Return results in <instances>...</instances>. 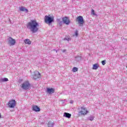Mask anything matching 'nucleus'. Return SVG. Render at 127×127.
Here are the masks:
<instances>
[{
  "instance_id": "10",
  "label": "nucleus",
  "mask_w": 127,
  "mask_h": 127,
  "mask_svg": "<svg viewBox=\"0 0 127 127\" xmlns=\"http://www.w3.org/2000/svg\"><path fill=\"white\" fill-rule=\"evenodd\" d=\"M32 110L34 112H40V108L36 105H34L32 107Z\"/></svg>"
},
{
  "instance_id": "12",
  "label": "nucleus",
  "mask_w": 127,
  "mask_h": 127,
  "mask_svg": "<svg viewBox=\"0 0 127 127\" xmlns=\"http://www.w3.org/2000/svg\"><path fill=\"white\" fill-rule=\"evenodd\" d=\"M19 9L20 11H25V12H28V10L24 7H20Z\"/></svg>"
},
{
  "instance_id": "6",
  "label": "nucleus",
  "mask_w": 127,
  "mask_h": 127,
  "mask_svg": "<svg viewBox=\"0 0 127 127\" xmlns=\"http://www.w3.org/2000/svg\"><path fill=\"white\" fill-rule=\"evenodd\" d=\"M8 106L9 108H13L15 106V100H10L8 102Z\"/></svg>"
},
{
  "instance_id": "19",
  "label": "nucleus",
  "mask_w": 127,
  "mask_h": 127,
  "mask_svg": "<svg viewBox=\"0 0 127 127\" xmlns=\"http://www.w3.org/2000/svg\"><path fill=\"white\" fill-rule=\"evenodd\" d=\"M94 119H95V117L93 116H90L87 118V120H88V121H94Z\"/></svg>"
},
{
  "instance_id": "24",
  "label": "nucleus",
  "mask_w": 127,
  "mask_h": 127,
  "mask_svg": "<svg viewBox=\"0 0 127 127\" xmlns=\"http://www.w3.org/2000/svg\"><path fill=\"white\" fill-rule=\"evenodd\" d=\"M101 63H102V65H106V61H102V62H101Z\"/></svg>"
},
{
  "instance_id": "25",
  "label": "nucleus",
  "mask_w": 127,
  "mask_h": 127,
  "mask_svg": "<svg viewBox=\"0 0 127 127\" xmlns=\"http://www.w3.org/2000/svg\"><path fill=\"white\" fill-rule=\"evenodd\" d=\"M63 52L64 53H65V52H66V50H64L63 51Z\"/></svg>"
},
{
  "instance_id": "22",
  "label": "nucleus",
  "mask_w": 127,
  "mask_h": 127,
  "mask_svg": "<svg viewBox=\"0 0 127 127\" xmlns=\"http://www.w3.org/2000/svg\"><path fill=\"white\" fill-rule=\"evenodd\" d=\"M91 14H93V15H97V14L95 13V10H94V9H92Z\"/></svg>"
},
{
  "instance_id": "8",
  "label": "nucleus",
  "mask_w": 127,
  "mask_h": 127,
  "mask_svg": "<svg viewBox=\"0 0 127 127\" xmlns=\"http://www.w3.org/2000/svg\"><path fill=\"white\" fill-rule=\"evenodd\" d=\"M77 21H78L79 24H84V19H83V16H79L77 17L76 19Z\"/></svg>"
},
{
  "instance_id": "16",
  "label": "nucleus",
  "mask_w": 127,
  "mask_h": 127,
  "mask_svg": "<svg viewBox=\"0 0 127 127\" xmlns=\"http://www.w3.org/2000/svg\"><path fill=\"white\" fill-rule=\"evenodd\" d=\"M24 43H25V44H28L29 45H30V44H31V41H30V40L28 39H25L24 40Z\"/></svg>"
},
{
  "instance_id": "26",
  "label": "nucleus",
  "mask_w": 127,
  "mask_h": 127,
  "mask_svg": "<svg viewBox=\"0 0 127 127\" xmlns=\"http://www.w3.org/2000/svg\"><path fill=\"white\" fill-rule=\"evenodd\" d=\"M60 24L61 25L62 24V21L60 22Z\"/></svg>"
},
{
  "instance_id": "5",
  "label": "nucleus",
  "mask_w": 127,
  "mask_h": 127,
  "mask_svg": "<svg viewBox=\"0 0 127 127\" xmlns=\"http://www.w3.org/2000/svg\"><path fill=\"white\" fill-rule=\"evenodd\" d=\"M34 74L33 76V79H34V80H37V79H39V78H40V77L41 76L40 73H39L38 71H34Z\"/></svg>"
},
{
  "instance_id": "14",
  "label": "nucleus",
  "mask_w": 127,
  "mask_h": 127,
  "mask_svg": "<svg viewBox=\"0 0 127 127\" xmlns=\"http://www.w3.org/2000/svg\"><path fill=\"white\" fill-rule=\"evenodd\" d=\"M64 117H65V118H67V119H70V118H71V114L64 113Z\"/></svg>"
},
{
  "instance_id": "4",
  "label": "nucleus",
  "mask_w": 127,
  "mask_h": 127,
  "mask_svg": "<svg viewBox=\"0 0 127 127\" xmlns=\"http://www.w3.org/2000/svg\"><path fill=\"white\" fill-rule=\"evenodd\" d=\"M81 111L78 112L79 115H81V116H85V115H87L89 112L87 110V109L84 107H81Z\"/></svg>"
},
{
  "instance_id": "7",
  "label": "nucleus",
  "mask_w": 127,
  "mask_h": 127,
  "mask_svg": "<svg viewBox=\"0 0 127 127\" xmlns=\"http://www.w3.org/2000/svg\"><path fill=\"white\" fill-rule=\"evenodd\" d=\"M62 19H63V22L64 24H66V25H69L70 23V19H69L67 17H63Z\"/></svg>"
},
{
  "instance_id": "2",
  "label": "nucleus",
  "mask_w": 127,
  "mask_h": 127,
  "mask_svg": "<svg viewBox=\"0 0 127 127\" xmlns=\"http://www.w3.org/2000/svg\"><path fill=\"white\" fill-rule=\"evenodd\" d=\"M54 21V18L47 15L45 16V22L46 23H49L50 24L51 23H52Z\"/></svg>"
},
{
  "instance_id": "20",
  "label": "nucleus",
  "mask_w": 127,
  "mask_h": 127,
  "mask_svg": "<svg viewBox=\"0 0 127 127\" xmlns=\"http://www.w3.org/2000/svg\"><path fill=\"white\" fill-rule=\"evenodd\" d=\"M77 71H78V68H77L76 67H74L72 69V71L73 72H77Z\"/></svg>"
},
{
  "instance_id": "17",
  "label": "nucleus",
  "mask_w": 127,
  "mask_h": 127,
  "mask_svg": "<svg viewBox=\"0 0 127 127\" xmlns=\"http://www.w3.org/2000/svg\"><path fill=\"white\" fill-rule=\"evenodd\" d=\"M75 58V61H77V62L81 61V60H82V57H81V56L76 57Z\"/></svg>"
},
{
  "instance_id": "29",
  "label": "nucleus",
  "mask_w": 127,
  "mask_h": 127,
  "mask_svg": "<svg viewBox=\"0 0 127 127\" xmlns=\"http://www.w3.org/2000/svg\"><path fill=\"white\" fill-rule=\"evenodd\" d=\"M55 51H56V53H57L58 51L57 50H54Z\"/></svg>"
},
{
  "instance_id": "13",
  "label": "nucleus",
  "mask_w": 127,
  "mask_h": 127,
  "mask_svg": "<svg viewBox=\"0 0 127 127\" xmlns=\"http://www.w3.org/2000/svg\"><path fill=\"white\" fill-rule=\"evenodd\" d=\"M99 67H100V65H99L98 64H96L93 65V67L92 69L93 70H97V69H98V68H99Z\"/></svg>"
},
{
  "instance_id": "18",
  "label": "nucleus",
  "mask_w": 127,
  "mask_h": 127,
  "mask_svg": "<svg viewBox=\"0 0 127 127\" xmlns=\"http://www.w3.org/2000/svg\"><path fill=\"white\" fill-rule=\"evenodd\" d=\"M8 81V79L7 78L0 79V83H2L3 82H7Z\"/></svg>"
},
{
  "instance_id": "28",
  "label": "nucleus",
  "mask_w": 127,
  "mask_h": 127,
  "mask_svg": "<svg viewBox=\"0 0 127 127\" xmlns=\"http://www.w3.org/2000/svg\"><path fill=\"white\" fill-rule=\"evenodd\" d=\"M58 21L59 22L60 21V19H58Z\"/></svg>"
},
{
  "instance_id": "1",
  "label": "nucleus",
  "mask_w": 127,
  "mask_h": 127,
  "mask_svg": "<svg viewBox=\"0 0 127 127\" xmlns=\"http://www.w3.org/2000/svg\"><path fill=\"white\" fill-rule=\"evenodd\" d=\"M26 26L32 33H36L39 30V24L35 20H31L27 24Z\"/></svg>"
},
{
  "instance_id": "21",
  "label": "nucleus",
  "mask_w": 127,
  "mask_h": 127,
  "mask_svg": "<svg viewBox=\"0 0 127 127\" xmlns=\"http://www.w3.org/2000/svg\"><path fill=\"white\" fill-rule=\"evenodd\" d=\"M74 33H75V35H73V36H76V37H77L78 36V31L77 30L75 31Z\"/></svg>"
},
{
  "instance_id": "11",
  "label": "nucleus",
  "mask_w": 127,
  "mask_h": 127,
  "mask_svg": "<svg viewBox=\"0 0 127 127\" xmlns=\"http://www.w3.org/2000/svg\"><path fill=\"white\" fill-rule=\"evenodd\" d=\"M54 88H48L47 89V92L48 94H53V93H54Z\"/></svg>"
},
{
  "instance_id": "27",
  "label": "nucleus",
  "mask_w": 127,
  "mask_h": 127,
  "mask_svg": "<svg viewBox=\"0 0 127 127\" xmlns=\"http://www.w3.org/2000/svg\"><path fill=\"white\" fill-rule=\"evenodd\" d=\"M70 104H73V101H70Z\"/></svg>"
},
{
  "instance_id": "23",
  "label": "nucleus",
  "mask_w": 127,
  "mask_h": 127,
  "mask_svg": "<svg viewBox=\"0 0 127 127\" xmlns=\"http://www.w3.org/2000/svg\"><path fill=\"white\" fill-rule=\"evenodd\" d=\"M64 40H66L67 41H70V40H71V39L69 37H66L64 38Z\"/></svg>"
},
{
  "instance_id": "30",
  "label": "nucleus",
  "mask_w": 127,
  "mask_h": 127,
  "mask_svg": "<svg viewBox=\"0 0 127 127\" xmlns=\"http://www.w3.org/2000/svg\"><path fill=\"white\" fill-rule=\"evenodd\" d=\"M1 118V115H0V118Z\"/></svg>"
},
{
  "instance_id": "9",
  "label": "nucleus",
  "mask_w": 127,
  "mask_h": 127,
  "mask_svg": "<svg viewBox=\"0 0 127 127\" xmlns=\"http://www.w3.org/2000/svg\"><path fill=\"white\" fill-rule=\"evenodd\" d=\"M8 43L11 46H13L15 44V40L12 39L11 37H9L8 39Z\"/></svg>"
},
{
  "instance_id": "15",
  "label": "nucleus",
  "mask_w": 127,
  "mask_h": 127,
  "mask_svg": "<svg viewBox=\"0 0 127 127\" xmlns=\"http://www.w3.org/2000/svg\"><path fill=\"white\" fill-rule=\"evenodd\" d=\"M54 127V122L49 121L48 123V127Z\"/></svg>"
},
{
  "instance_id": "3",
  "label": "nucleus",
  "mask_w": 127,
  "mask_h": 127,
  "mask_svg": "<svg viewBox=\"0 0 127 127\" xmlns=\"http://www.w3.org/2000/svg\"><path fill=\"white\" fill-rule=\"evenodd\" d=\"M21 88L24 90H28V89L30 88V84L29 83V82H28V81L24 82L22 84Z\"/></svg>"
}]
</instances>
